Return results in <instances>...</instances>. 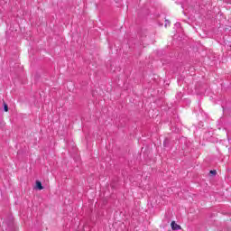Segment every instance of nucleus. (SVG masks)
Wrapping results in <instances>:
<instances>
[{
    "mask_svg": "<svg viewBox=\"0 0 231 231\" xmlns=\"http://www.w3.org/2000/svg\"><path fill=\"white\" fill-rule=\"evenodd\" d=\"M171 228L172 230H181V226L176 224L175 221L171 222Z\"/></svg>",
    "mask_w": 231,
    "mask_h": 231,
    "instance_id": "1",
    "label": "nucleus"
},
{
    "mask_svg": "<svg viewBox=\"0 0 231 231\" xmlns=\"http://www.w3.org/2000/svg\"><path fill=\"white\" fill-rule=\"evenodd\" d=\"M36 187L39 190H42V189H44V187H42V183L39 180L36 181Z\"/></svg>",
    "mask_w": 231,
    "mask_h": 231,
    "instance_id": "2",
    "label": "nucleus"
},
{
    "mask_svg": "<svg viewBox=\"0 0 231 231\" xmlns=\"http://www.w3.org/2000/svg\"><path fill=\"white\" fill-rule=\"evenodd\" d=\"M4 111H5V113L8 111V105H6V103H4Z\"/></svg>",
    "mask_w": 231,
    "mask_h": 231,
    "instance_id": "3",
    "label": "nucleus"
},
{
    "mask_svg": "<svg viewBox=\"0 0 231 231\" xmlns=\"http://www.w3.org/2000/svg\"><path fill=\"white\" fill-rule=\"evenodd\" d=\"M217 172L216 171V170H212L210 171V174H213V176H216Z\"/></svg>",
    "mask_w": 231,
    "mask_h": 231,
    "instance_id": "4",
    "label": "nucleus"
},
{
    "mask_svg": "<svg viewBox=\"0 0 231 231\" xmlns=\"http://www.w3.org/2000/svg\"><path fill=\"white\" fill-rule=\"evenodd\" d=\"M178 97H180V98H181V94L180 93V94H178Z\"/></svg>",
    "mask_w": 231,
    "mask_h": 231,
    "instance_id": "5",
    "label": "nucleus"
}]
</instances>
